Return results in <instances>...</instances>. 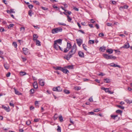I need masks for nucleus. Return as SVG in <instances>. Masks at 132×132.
Segmentation results:
<instances>
[{"instance_id": "f257e3e1", "label": "nucleus", "mask_w": 132, "mask_h": 132, "mask_svg": "<svg viewBox=\"0 0 132 132\" xmlns=\"http://www.w3.org/2000/svg\"><path fill=\"white\" fill-rule=\"evenodd\" d=\"M77 50V47L76 44L75 43L72 47L71 50L69 52L68 54L72 56V55L76 53Z\"/></svg>"}, {"instance_id": "f03ea898", "label": "nucleus", "mask_w": 132, "mask_h": 132, "mask_svg": "<svg viewBox=\"0 0 132 132\" xmlns=\"http://www.w3.org/2000/svg\"><path fill=\"white\" fill-rule=\"evenodd\" d=\"M62 31V29L60 27L53 29L52 30V33L53 34L57 33L59 32H61Z\"/></svg>"}, {"instance_id": "7ed1b4c3", "label": "nucleus", "mask_w": 132, "mask_h": 132, "mask_svg": "<svg viewBox=\"0 0 132 132\" xmlns=\"http://www.w3.org/2000/svg\"><path fill=\"white\" fill-rule=\"evenodd\" d=\"M77 43L78 44L79 46H80L82 43L83 40L82 39L79 38V39H76Z\"/></svg>"}, {"instance_id": "20e7f679", "label": "nucleus", "mask_w": 132, "mask_h": 132, "mask_svg": "<svg viewBox=\"0 0 132 132\" xmlns=\"http://www.w3.org/2000/svg\"><path fill=\"white\" fill-rule=\"evenodd\" d=\"M130 46L129 45V43L128 42H127L125 43V44L122 47H120V48H125L127 49L129 48Z\"/></svg>"}, {"instance_id": "39448f33", "label": "nucleus", "mask_w": 132, "mask_h": 132, "mask_svg": "<svg viewBox=\"0 0 132 132\" xmlns=\"http://www.w3.org/2000/svg\"><path fill=\"white\" fill-rule=\"evenodd\" d=\"M23 53L25 55H26L27 54H28L29 53V51L28 50V49L26 48H23Z\"/></svg>"}, {"instance_id": "423d86ee", "label": "nucleus", "mask_w": 132, "mask_h": 132, "mask_svg": "<svg viewBox=\"0 0 132 132\" xmlns=\"http://www.w3.org/2000/svg\"><path fill=\"white\" fill-rule=\"evenodd\" d=\"M62 40L61 39H59L56 40L54 41V42L55 43V44L56 43H58L60 45H61L62 44Z\"/></svg>"}, {"instance_id": "0eeeda50", "label": "nucleus", "mask_w": 132, "mask_h": 132, "mask_svg": "<svg viewBox=\"0 0 132 132\" xmlns=\"http://www.w3.org/2000/svg\"><path fill=\"white\" fill-rule=\"evenodd\" d=\"M38 80L39 84L42 86H43L44 85V81L42 79H39Z\"/></svg>"}, {"instance_id": "6e6552de", "label": "nucleus", "mask_w": 132, "mask_h": 132, "mask_svg": "<svg viewBox=\"0 0 132 132\" xmlns=\"http://www.w3.org/2000/svg\"><path fill=\"white\" fill-rule=\"evenodd\" d=\"M78 55L79 56L81 57H84V54L83 52L81 51H79L78 52Z\"/></svg>"}, {"instance_id": "1a4fd4ad", "label": "nucleus", "mask_w": 132, "mask_h": 132, "mask_svg": "<svg viewBox=\"0 0 132 132\" xmlns=\"http://www.w3.org/2000/svg\"><path fill=\"white\" fill-rule=\"evenodd\" d=\"M13 89L14 90V92L15 94L18 95H21L22 93H20L19 91L17 90L16 88H13Z\"/></svg>"}, {"instance_id": "9d476101", "label": "nucleus", "mask_w": 132, "mask_h": 132, "mask_svg": "<svg viewBox=\"0 0 132 132\" xmlns=\"http://www.w3.org/2000/svg\"><path fill=\"white\" fill-rule=\"evenodd\" d=\"M34 88L35 89H37L38 88V84L36 81H35L33 84Z\"/></svg>"}, {"instance_id": "9b49d317", "label": "nucleus", "mask_w": 132, "mask_h": 132, "mask_svg": "<svg viewBox=\"0 0 132 132\" xmlns=\"http://www.w3.org/2000/svg\"><path fill=\"white\" fill-rule=\"evenodd\" d=\"M61 71H62L64 73H67L68 72H69V71L66 69L63 68H62Z\"/></svg>"}, {"instance_id": "f8f14e48", "label": "nucleus", "mask_w": 132, "mask_h": 132, "mask_svg": "<svg viewBox=\"0 0 132 132\" xmlns=\"http://www.w3.org/2000/svg\"><path fill=\"white\" fill-rule=\"evenodd\" d=\"M59 46H59L57 43H56L55 44V43L54 42L53 47L54 48H55L56 50H58L59 47Z\"/></svg>"}, {"instance_id": "ddd939ff", "label": "nucleus", "mask_w": 132, "mask_h": 132, "mask_svg": "<svg viewBox=\"0 0 132 132\" xmlns=\"http://www.w3.org/2000/svg\"><path fill=\"white\" fill-rule=\"evenodd\" d=\"M4 68L7 70L9 69L10 67L9 65L7 63L4 64Z\"/></svg>"}, {"instance_id": "4468645a", "label": "nucleus", "mask_w": 132, "mask_h": 132, "mask_svg": "<svg viewBox=\"0 0 132 132\" xmlns=\"http://www.w3.org/2000/svg\"><path fill=\"white\" fill-rule=\"evenodd\" d=\"M106 52L109 54H111L113 53V50L112 49H108L106 50Z\"/></svg>"}, {"instance_id": "2eb2a0df", "label": "nucleus", "mask_w": 132, "mask_h": 132, "mask_svg": "<svg viewBox=\"0 0 132 132\" xmlns=\"http://www.w3.org/2000/svg\"><path fill=\"white\" fill-rule=\"evenodd\" d=\"M33 40L35 41V40H36V45L37 46H40L41 44H40V42L37 39H34Z\"/></svg>"}, {"instance_id": "dca6fc26", "label": "nucleus", "mask_w": 132, "mask_h": 132, "mask_svg": "<svg viewBox=\"0 0 132 132\" xmlns=\"http://www.w3.org/2000/svg\"><path fill=\"white\" fill-rule=\"evenodd\" d=\"M71 44L70 43L67 42V47L68 48H69L70 49H71L72 47Z\"/></svg>"}, {"instance_id": "f3484780", "label": "nucleus", "mask_w": 132, "mask_h": 132, "mask_svg": "<svg viewBox=\"0 0 132 132\" xmlns=\"http://www.w3.org/2000/svg\"><path fill=\"white\" fill-rule=\"evenodd\" d=\"M117 57L116 56H114L112 55H109L108 59H116Z\"/></svg>"}, {"instance_id": "a211bd4d", "label": "nucleus", "mask_w": 132, "mask_h": 132, "mask_svg": "<svg viewBox=\"0 0 132 132\" xmlns=\"http://www.w3.org/2000/svg\"><path fill=\"white\" fill-rule=\"evenodd\" d=\"M65 68H67L69 69H72L73 68V66L72 65H69L65 67Z\"/></svg>"}, {"instance_id": "6ab92c4d", "label": "nucleus", "mask_w": 132, "mask_h": 132, "mask_svg": "<svg viewBox=\"0 0 132 132\" xmlns=\"http://www.w3.org/2000/svg\"><path fill=\"white\" fill-rule=\"evenodd\" d=\"M14 10L13 9H11L10 10H7L6 11V12L7 13H15V12L13 11Z\"/></svg>"}, {"instance_id": "aec40b11", "label": "nucleus", "mask_w": 132, "mask_h": 132, "mask_svg": "<svg viewBox=\"0 0 132 132\" xmlns=\"http://www.w3.org/2000/svg\"><path fill=\"white\" fill-rule=\"evenodd\" d=\"M104 82L105 83H109L110 82V79L107 78L104 79Z\"/></svg>"}, {"instance_id": "412c9836", "label": "nucleus", "mask_w": 132, "mask_h": 132, "mask_svg": "<svg viewBox=\"0 0 132 132\" xmlns=\"http://www.w3.org/2000/svg\"><path fill=\"white\" fill-rule=\"evenodd\" d=\"M125 101L127 103L129 104H130L132 103V101L131 100H129L128 99H126L125 100Z\"/></svg>"}, {"instance_id": "4be33fe9", "label": "nucleus", "mask_w": 132, "mask_h": 132, "mask_svg": "<svg viewBox=\"0 0 132 132\" xmlns=\"http://www.w3.org/2000/svg\"><path fill=\"white\" fill-rule=\"evenodd\" d=\"M103 56L107 60L108 59L109 55L107 54H103Z\"/></svg>"}, {"instance_id": "5701e85b", "label": "nucleus", "mask_w": 132, "mask_h": 132, "mask_svg": "<svg viewBox=\"0 0 132 132\" xmlns=\"http://www.w3.org/2000/svg\"><path fill=\"white\" fill-rule=\"evenodd\" d=\"M72 57V56L68 54L66 57L65 59L68 60Z\"/></svg>"}, {"instance_id": "b1692460", "label": "nucleus", "mask_w": 132, "mask_h": 132, "mask_svg": "<svg viewBox=\"0 0 132 132\" xmlns=\"http://www.w3.org/2000/svg\"><path fill=\"white\" fill-rule=\"evenodd\" d=\"M69 49L67 47L64 49L63 52L64 53H66L69 51Z\"/></svg>"}, {"instance_id": "393cba45", "label": "nucleus", "mask_w": 132, "mask_h": 132, "mask_svg": "<svg viewBox=\"0 0 132 132\" xmlns=\"http://www.w3.org/2000/svg\"><path fill=\"white\" fill-rule=\"evenodd\" d=\"M111 117L114 120H115L117 117H118V115H111Z\"/></svg>"}, {"instance_id": "a878e982", "label": "nucleus", "mask_w": 132, "mask_h": 132, "mask_svg": "<svg viewBox=\"0 0 132 132\" xmlns=\"http://www.w3.org/2000/svg\"><path fill=\"white\" fill-rule=\"evenodd\" d=\"M105 50L106 47H100V50L101 51H104Z\"/></svg>"}, {"instance_id": "bb28decb", "label": "nucleus", "mask_w": 132, "mask_h": 132, "mask_svg": "<svg viewBox=\"0 0 132 132\" xmlns=\"http://www.w3.org/2000/svg\"><path fill=\"white\" fill-rule=\"evenodd\" d=\"M116 112L117 113L121 114L122 113V111L119 110H118L116 111Z\"/></svg>"}, {"instance_id": "cd10ccee", "label": "nucleus", "mask_w": 132, "mask_h": 132, "mask_svg": "<svg viewBox=\"0 0 132 132\" xmlns=\"http://www.w3.org/2000/svg\"><path fill=\"white\" fill-rule=\"evenodd\" d=\"M63 91L65 93L67 94H69L70 93L69 90H67L64 89Z\"/></svg>"}, {"instance_id": "c85d7f7f", "label": "nucleus", "mask_w": 132, "mask_h": 132, "mask_svg": "<svg viewBox=\"0 0 132 132\" xmlns=\"http://www.w3.org/2000/svg\"><path fill=\"white\" fill-rule=\"evenodd\" d=\"M59 119L60 120V121L61 122H62L63 121V117L62 116L60 115V116L59 117Z\"/></svg>"}, {"instance_id": "c756f323", "label": "nucleus", "mask_w": 132, "mask_h": 132, "mask_svg": "<svg viewBox=\"0 0 132 132\" xmlns=\"http://www.w3.org/2000/svg\"><path fill=\"white\" fill-rule=\"evenodd\" d=\"M54 69L56 70H59L61 71L62 69V67H54Z\"/></svg>"}, {"instance_id": "7c9ffc66", "label": "nucleus", "mask_w": 132, "mask_h": 132, "mask_svg": "<svg viewBox=\"0 0 132 132\" xmlns=\"http://www.w3.org/2000/svg\"><path fill=\"white\" fill-rule=\"evenodd\" d=\"M58 87H54L53 88V91H54L58 92Z\"/></svg>"}, {"instance_id": "2f4dec72", "label": "nucleus", "mask_w": 132, "mask_h": 132, "mask_svg": "<svg viewBox=\"0 0 132 132\" xmlns=\"http://www.w3.org/2000/svg\"><path fill=\"white\" fill-rule=\"evenodd\" d=\"M81 88L79 87L76 86L74 87V89L77 90H80Z\"/></svg>"}, {"instance_id": "473e14b6", "label": "nucleus", "mask_w": 132, "mask_h": 132, "mask_svg": "<svg viewBox=\"0 0 132 132\" xmlns=\"http://www.w3.org/2000/svg\"><path fill=\"white\" fill-rule=\"evenodd\" d=\"M82 46L83 48L86 51H87V46L85 44H83Z\"/></svg>"}, {"instance_id": "72a5a7b5", "label": "nucleus", "mask_w": 132, "mask_h": 132, "mask_svg": "<svg viewBox=\"0 0 132 132\" xmlns=\"http://www.w3.org/2000/svg\"><path fill=\"white\" fill-rule=\"evenodd\" d=\"M20 74L21 76H24L26 75V73L24 72H21L20 73Z\"/></svg>"}, {"instance_id": "f704fd0d", "label": "nucleus", "mask_w": 132, "mask_h": 132, "mask_svg": "<svg viewBox=\"0 0 132 132\" xmlns=\"http://www.w3.org/2000/svg\"><path fill=\"white\" fill-rule=\"evenodd\" d=\"M4 109L7 112H9L10 111V109L9 106L8 107H6L5 106Z\"/></svg>"}, {"instance_id": "c9c22d12", "label": "nucleus", "mask_w": 132, "mask_h": 132, "mask_svg": "<svg viewBox=\"0 0 132 132\" xmlns=\"http://www.w3.org/2000/svg\"><path fill=\"white\" fill-rule=\"evenodd\" d=\"M12 45L15 48H16L17 47V45L16 42H13L12 43Z\"/></svg>"}, {"instance_id": "e433bc0d", "label": "nucleus", "mask_w": 132, "mask_h": 132, "mask_svg": "<svg viewBox=\"0 0 132 132\" xmlns=\"http://www.w3.org/2000/svg\"><path fill=\"white\" fill-rule=\"evenodd\" d=\"M117 106L122 109H123L125 108L124 106L121 105H117Z\"/></svg>"}, {"instance_id": "4c0bfd02", "label": "nucleus", "mask_w": 132, "mask_h": 132, "mask_svg": "<svg viewBox=\"0 0 132 132\" xmlns=\"http://www.w3.org/2000/svg\"><path fill=\"white\" fill-rule=\"evenodd\" d=\"M57 130L58 132H61V128L59 126H57Z\"/></svg>"}, {"instance_id": "58836bf2", "label": "nucleus", "mask_w": 132, "mask_h": 132, "mask_svg": "<svg viewBox=\"0 0 132 132\" xmlns=\"http://www.w3.org/2000/svg\"><path fill=\"white\" fill-rule=\"evenodd\" d=\"M67 17L68 21L69 22H70L72 20V19L68 15L67 16Z\"/></svg>"}, {"instance_id": "ea45409f", "label": "nucleus", "mask_w": 132, "mask_h": 132, "mask_svg": "<svg viewBox=\"0 0 132 132\" xmlns=\"http://www.w3.org/2000/svg\"><path fill=\"white\" fill-rule=\"evenodd\" d=\"M33 39L35 38H38V36L37 35V34H35L33 35Z\"/></svg>"}, {"instance_id": "a19ab883", "label": "nucleus", "mask_w": 132, "mask_h": 132, "mask_svg": "<svg viewBox=\"0 0 132 132\" xmlns=\"http://www.w3.org/2000/svg\"><path fill=\"white\" fill-rule=\"evenodd\" d=\"M33 2L34 3H36V4L37 5H40L39 3V2L38 1H33Z\"/></svg>"}, {"instance_id": "79ce46f5", "label": "nucleus", "mask_w": 132, "mask_h": 132, "mask_svg": "<svg viewBox=\"0 0 132 132\" xmlns=\"http://www.w3.org/2000/svg\"><path fill=\"white\" fill-rule=\"evenodd\" d=\"M20 30L22 32H24L25 30L24 28V27L20 28Z\"/></svg>"}, {"instance_id": "37998d69", "label": "nucleus", "mask_w": 132, "mask_h": 132, "mask_svg": "<svg viewBox=\"0 0 132 132\" xmlns=\"http://www.w3.org/2000/svg\"><path fill=\"white\" fill-rule=\"evenodd\" d=\"M31 122L30 121L28 120L26 122V124L28 125H29L31 123Z\"/></svg>"}, {"instance_id": "c03bdc74", "label": "nucleus", "mask_w": 132, "mask_h": 132, "mask_svg": "<svg viewBox=\"0 0 132 132\" xmlns=\"http://www.w3.org/2000/svg\"><path fill=\"white\" fill-rule=\"evenodd\" d=\"M30 92L31 94H32L34 93L35 92V90L33 89H31L30 90Z\"/></svg>"}, {"instance_id": "a18cd8bd", "label": "nucleus", "mask_w": 132, "mask_h": 132, "mask_svg": "<svg viewBox=\"0 0 132 132\" xmlns=\"http://www.w3.org/2000/svg\"><path fill=\"white\" fill-rule=\"evenodd\" d=\"M88 43L90 44H93L94 43V40H90L89 41Z\"/></svg>"}, {"instance_id": "49530a36", "label": "nucleus", "mask_w": 132, "mask_h": 132, "mask_svg": "<svg viewBox=\"0 0 132 132\" xmlns=\"http://www.w3.org/2000/svg\"><path fill=\"white\" fill-rule=\"evenodd\" d=\"M112 67H117L120 68V65L114 64V63L113 66H112Z\"/></svg>"}, {"instance_id": "de8ad7c7", "label": "nucleus", "mask_w": 132, "mask_h": 132, "mask_svg": "<svg viewBox=\"0 0 132 132\" xmlns=\"http://www.w3.org/2000/svg\"><path fill=\"white\" fill-rule=\"evenodd\" d=\"M58 24H59L60 25H62V26H65L66 25V24H65L64 23H61V22H59L58 23Z\"/></svg>"}, {"instance_id": "09e8293b", "label": "nucleus", "mask_w": 132, "mask_h": 132, "mask_svg": "<svg viewBox=\"0 0 132 132\" xmlns=\"http://www.w3.org/2000/svg\"><path fill=\"white\" fill-rule=\"evenodd\" d=\"M58 92H60L61 91H62V89L60 87V86H58Z\"/></svg>"}, {"instance_id": "8fccbe9b", "label": "nucleus", "mask_w": 132, "mask_h": 132, "mask_svg": "<svg viewBox=\"0 0 132 132\" xmlns=\"http://www.w3.org/2000/svg\"><path fill=\"white\" fill-rule=\"evenodd\" d=\"M14 25L13 24H10L9 25V26H8V28H10L13 27Z\"/></svg>"}, {"instance_id": "3c124183", "label": "nucleus", "mask_w": 132, "mask_h": 132, "mask_svg": "<svg viewBox=\"0 0 132 132\" xmlns=\"http://www.w3.org/2000/svg\"><path fill=\"white\" fill-rule=\"evenodd\" d=\"M100 111V110L99 109H94V112H98L99 111Z\"/></svg>"}, {"instance_id": "603ef678", "label": "nucleus", "mask_w": 132, "mask_h": 132, "mask_svg": "<svg viewBox=\"0 0 132 132\" xmlns=\"http://www.w3.org/2000/svg\"><path fill=\"white\" fill-rule=\"evenodd\" d=\"M41 7L43 10H48V9L47 8H46V7L42 6Z\"/></svg>"}, {"instance_id": "864d4df0", "label": "nucleus", "mask_w": 132, "mask_h": 132, "mask_svg": "<svg viewBox=\"0 0 132 132\" xmlns=\"http://www.w3.org/2000/svg\"><path fill=\"white\" fill-rule=\"evenodd\" d=\"M32 12V11L31 10H30L28 12V14L29 15H30V16H32V14H31V13Z\"/></svg>"}, {"instance_id": "5fc2aeb1", "label": "nucleus", "mask_w": 132, "mask_h": 132, "mask_svg": "<svg viewBox=\"0 0 132 132\" xmlns=\"http://www.w3.org/2000/svg\"><path fill=\"white\" fill-rule=\"evenodd\" d=\"M34 6L32 5H28V7L30 9H31Z\"/></svg>"}, {"instance_id": "6e6d98bb", "label": "nucleus", "mask_w": 132, "mask_h": 132, "mask_svg": "<svg viewBox=\"0 0 132 132\" xmlns=\"http://www.w3.org/2000/svg\"><path fill=\"white\" fill-rule=\"evenodd\" d=\"M98 36H100V37H101L103 36H104V34L103 33H100L99 34Z\"/></svg>"}, {"instance_id": "4d7b16f0", "label": "nucleus", "mask_w": 132, "mask_h": 132, "mask_svg": "<svg viewBox=\"0 0 132 132\" xmlns=\"http://www.w3.org/2000/svg\"><path fill=\"white\" fill-rule=\"evenodd\" d=\"M32 26L34 27L36 29H39V28L37 26H35L34 25H33Z\"/></svg>"}, {"instance_id": "13d9d810", "label": "nucleus", "mask_w": 132, "mask_h": 132, "mask_svg": "<svg viewBox=\"0 0 132 132\" xmlns=\"http://www.w3.org/2000/svg\"><path fill=\"white\" fill-rule=\"evenodd\" d=\"M5 31V30L4 28L1 27L0 29V31L1 32H3Z\"/></svg>"}, {"instance_id": "bf43d9fd", "label": "nucleus", "mask_w": 132, "mask_h": 132, "mask_svg": "<svg viewBox=\"0 0 132 132\" xmlns=\"http://www.w3.org/2000/svg\"><path fill=\"white\" fill-rule=\"evenodd\" d=\"M11 73L10 72H9L7 73L6 75V76L7 77H9Z\"/></svg>"}, {"instance_id": "052dcab7", "label": "nucleus", "mask_w": 132, "mask_h": 132, "mask_svg": "<svg viewBox=\"0 0 132 132\" xmlns=\"http://www.w3.org/2000/svg\"><path fill=\"white\" fill-rule=\"evenodd\" d=\"M22 59L23 60V61H26L27 59L25 57H22Z\"/></svg>"}, {"instance_id": "680f3d73", "label": "nucleus", "mask_w": 132, "mask_h": 132, "mask_svg": "<svg viewBox=\"0 0 132 132\" xmlns=\"http://www.w3.org/2000/svg\"><path fill=\"white\" fill-rule=\"evenodd\" d=\"M39 119H34V121L35 122H37L39 121Z\"/></svg>"}, {"instance_id": "e2e57ef3", "label": "nucleus", "mask_w": 132, "mask_h": 132, "mask_svg": "<svg viewBox=\"0 0 132 132\" xmlns=\"http://www.w3.org/2000/svg\"><path fill=\"white\" fill-rule=\"evenodd\" d=\"M10 105L13 107H14V104H13L12 103H10Z\"/></svg>"}, {"instance_id": "0e129e2a", "label": "nucleus", "mask_w": 132, "mask_h": 132, "mask_svg": "<svg viewBox=\"0 0 132 132\" xmlns=\"http://www.w3.org/2000/svg\"><path fill=\"white\" fill-rule=\"evenodd\" d=\"M123 7L125 9H127L128 7V6L127 5H125L123 6Z\"/></svg>"}, {"instance_id": "69168bd1", "label": "nucleus", "mask_w": 132, "mask_h": 132, "mask_svg": "<svg viewBox=\"0 0 132 132\" xmlns=\"http://www.w3.org/2000/svg\"><path fill=\"white\" fill-rule=\"evenodd\" d=\"M95 81L96 82H98V83H100V80H98V79H95Z\"/></svg>"}, {"instance_id": "338daca9", "label": "nucleus", "mask_w": 132, "mask_h": 132, "mask_svg": "<svg viewBox=\"0 0 132 132\" xmlns=\"http://www.w3.org/2000/svg\"><path fill=\"white\" fill-rule=\"evenodd\" d=\"M73 9L75 11H78L79 10L76 7H73Z\"/></svg>"}, {"instance_id": "774afa93", "label": "nucleus", "mask_w": 132, "mask_h": 132, "mask_svg": "<svg viewBox=\"0 0 132 132\" xmlns=\"http://www.w3.org/2000/svg\"><path fill=\"white\" fill-rule=\"evenodd\" d=\"M89 100L90 102H93V99L92 97L89 98Z\"/></svg>"}]
</instances>
